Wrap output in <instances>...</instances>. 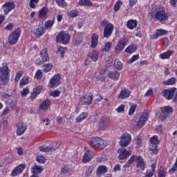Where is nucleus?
<instances>
[{
  "instance_id": "c03bdc74",
  "label": "nucleus",
  "mask_w": 177,
  "mask_h": 177,
  "mask_svg": "<svg viewBox=\"0 0 177 177\" xmlns=\"http://www.w3.org/2000/svg\"><path fill=\"white\" fill-rule=\"evenodd\" d=\"M42 171H44V169H42V167L37 165L33 166L32 169V172L36 175L37 174H41Z\"/></svg>"
},
{
  "instance_id": "3c124183",
  "label": "nucleus",
  "mask_w": 177,
  "mask_h": 177,
  "mask_svg": "<svg viewBox=\"0 0 177 177\" xmlns=\"http://www.w3.org/2000/svg\"><path fill=\"white\" fill-rule=\"evenodd\" d=\"M42 77H44V73H42V71L37 70L35 75V80H42Z\"/></svg>"
},
{
  "instance_id": "7ed1b4c3",
  "label": "nucleus",
  "mask_w": 177,
  "mask_h": 177,
  "mask_svg": "<svg viewBox=\"0 0 177 177\" xmlns=\"http://www.w3.org/2000/svg\"><path fill=\"white\" fill-rule=\"evenodd\" d=\"M101 26L104 27V38H109L113 34V30H114V25L113 24L109 23V21L104 19L101 22Z\"/></svg>"
},
{
  "instance_id": "ea45409f",
  "label": "nucleus",
  "mask_w": 177,
  "mask_h": 177,
  "mask_svg": "<svg viewBox=\"0 0 177 177\" xmlns=\"http://www.w3.org/2000/svg\"><path fill=\"white\" fill-rule=\"evenodd\" d=\"M107 146V141L103 140L102 138H100V142H98V145L97 148L98 149H104Z\"/></svg>"
},
{
  "instance_id": "f8f14e48",
  "label": "nucleus",
  "mask_w": 177,
  "mask_h": 177,
  "mask_svg": "<svg viewBox=\"0 0 177 177\" xmlns=\"http://www.w3.org/2000/svg\"><path fill=\"white\" fill-rule=\"evenodd\" d=\"M176 91V88H166L162 91V96H164L167 100H171L174 97Z\"/></svg>"
},
{
  "instance_id": "e2e57ef3",
  "label": "nucleus",
  "mask_w": 177,
  "mask_h": 177,
  "mask_svg": "<svg viewBox=\"0 0 177 177\" xmlns=\"http://www.w3.org/2000/svg\"><path fill=\"white\" fill-rule=\"evenodd\" d=\"M22 75H23V71H19V72H17L15 75V82H19V80H20V78H21Z\"/></svg>"
},
{
  "instance_id": "e433bc0d",
  "label": "nucleus",
  "mask_w": 177,
  "mask_h": 177,
  "mask_svg": "<svg viewBox=\"0 0 177 177\" xmlns=\"http://www.w3.org/2000/svg\"><path fill=\"white\" fill-rule=\"evenodd\" d=\"M53 24H55V19H48L47 21L45 22L44 28L46 30H49L50 28H52V27H53Z\"/></svg>"
},
{
  "instance_id": "4d7b16f0",
  "label": "nucleus",
  "mask_w": 177,
  "mask_h": 177,
  "mask_svg": "<svg viewBox=\"0 0 177 177\" xmlns=\"http://www.w3.org/2000/svg\"><path fill=\"white\" fill-rule=\"evenodd\" d=\"M156 131L158 133H160V135H164L165 129L162 128V125L156 126Z\"/></svg>"
},
{
  "instance_id": "bb28decb",
  "label": "nucleus",
  "mask_w": 177,
  "mask_h": 177,
  "mask_svg": "<svg viewBox=\"0 0 177 177\" xmlns=\"http://www.w3.org/2000/svg\"><path fill=\"white\" fill-rule=\"evenodd\" d=\"M50 104H52V102L49 100L43 101L40 104V110H42V111H46V110L50 107Z\"/></svg>"
},
{
  "instance_id": "4c0bfd02",
  "label": "nucleus",
  "mask_w": 177,
  "mask_h": 177,
  "mask_svg": "<svg viewBox=\"0 0 177 177\" xmlns=\"http://www.w3.org/2000/svg\"><path fill=\"white\" fill-rule=\"evenodd\" d=\"M46 15H48V8L46 7H44L39 11V19H44V17H46Z\"/></svg>"
},
{
  "instance_id": "ddd939ff",
  "label": "nucleus",
  "mask_w": 177,
  "mask_h": 177,
  "mask_svg": "<svg viewBox=\"0 0 177 177\" xmlns=\"http://www.w3.org/2000/svg\"><path fill=\"white\" fill-rule=\"evenodd\" d=\"M149 120V113H147V112H144L142 113L138 121L137 122V127L138 128H142V127H145L146 122H147Z\"/></svg>"
},
{
  "instance_id": "2eb2a0df",
  "label": "nucleus",
  "mask_w": 177,
  "mask_h": 177,
  "mask_svg": "<svg viewBox=\"0 0 177 177\" xmlns=\"http://www.w3.org/2000/svg\"><path fill=\"white\" fill-rule=\"evenodd\" d=\"M43 88L44 87L41 85H39L33 88L32 91L30 93V100H35V99L38 97L39 95L41 94V92H42Z\"/></svg>"
},
{
  "instance_id": "a211bd4d",
  "label": "nucleus",
  "mask_w": 177,
  "mask_h": 177,
  "mask_svg": "<svg viewBox=\"0 0 177 177\" xmlns=\"http://www.w3.org/2000/svg\"><path fill=\"white\" fill-rule=\"evenodd\" d=\"M15 3L13 1L6 2L3 5V10L4 12V15H8L9 12L15 9Z\"/></svg>"
},
{
  "instance_id": "c85d7f7f",
  "label": "nucleus",
  "mask_w": 177,
  "mask_h": 177,
  "mask_svg": "<svg viewBox=\"0 0 177 177\" xmlns=\"http://www.w3.org/2000/svg\"><path fill=\"white\" fill-rule=\"evenodd\" d=\"M57 147H46V146H41L39 147V149L40 151L43 153H49V151H55Z\"/></svg>"
},
{
  "instance_id": "13d9d810",
  "label": "nucleus",
  "mask_w": 177,
  "mask_h": 177,
  "mask_svg": "<svg viewBox=\"0 0 177 177\" xmlns=\"http://www.w3.org/2000/svg\"><path fill=\"white\" fill-rule=\"evenodd\" d=\"M39 0H30L29 6L31 9H35V3H38Z\"/></svg>"
},
{
  "instance_id": "49530a36",
  "label": "nucleus",
  "mask_w": 177,
  "mask_h": 177,
  "mask_svg": "<svg viewBox=\"0 0 177 177\" xmlns=\"http://www.w3.org/2000/svg\"><path fill=\"white\" fill-rule=\"evenodd\" d=\"M53 68V65L51 64H46L43 66L44 73H49Z\"/></svg>"
},
{
  "instance_id": "f257e3e1",
  "label": "nucleus",
  "mask_w": 177,
  "mask_h": 177,
  "mask_svg": "<svg viewBox=\"0 0 177 177\" xmlns=\"http://www.w3.org/2000/svg\"><path fill=\"white\" fill-rule=\"evenodd\" d=\"M10 75L9 66L7 64H4L2 67H0V88L8 84Z\"/></svg>"
},
{
  "instance_id": "6e6552de",
  "label": "nucleus",
  "mask_w": 177,
  "mask_h": 177,
  "mask_svg": "<svg viewBox=\"0 0 177 177\" xmlns=\"http://www.w3.org/2000/svg\"><path fill=\"white\" fill-rule=\"evenodd\" d=\"M128 44V38L123 37L120 39L116 46H115V53H121L125 48Z\"/></svg>"
},
{
  "instance_id": "393cba45",
  "label": "nucleus",
  "mask_w": 177,
  "mask_h": 177,
  "mask_svg": "<svg viewBox=\"0 0 177 177\" xmlns=\"http://www.w3.org/2000/svg\"><path fill=\"white\" fill-rule=\"evenodd\" d=\"M138 158H140L139 156L132 155L128 160L127 162L124 165V168H129V167H131V165H132L135 161H138Z\"/></svg>"
},
{
  "instance_id": "58836bf2",
  "label": "nucleus",
  "mask_w": 177,
  "mask_h": 177,
  "mask_svg": "<svg viewBox=\"0 0 177 177\" xmlns=\"http://www.w3.org/2000/svg\"><path fill=\"white\" fill-rule=\"evenodd\" d=\"M138 49V47L136 46V45L135 44H131L130 46H129L126 49H125V52L127 53H130L132 54L133 53V52H135V50H136Z\"/></svg>"
},
{
  "instance_id": "cd10ccee",
  "label": "nucleus",
  "mask_w": 177,
  "mask_h": 177,
  "mask_svg": "<svg viewBox=\"0 0 177 177\" xmlns=\"http://www.w3.org/2000/svg\"><path fill=\"white\" fill-rule=\"evenodd\" d=\"M108 77L111 78V80H113L114 81H118V80H120V73L117 71H111L108 74Z\"/></svg>"
},
{
  "instance_id": "69168bd1",
  "label": "nucleus",
  "mask_w": 177,
  "mask_h": 177,
  "mask_svg": "<svg viewBox=\"0 0 177 177\" xmlns=\"http://www.w3.org/2000/svg\"><path fill=\"white\" fill-rule=\"evenodd\" d=\"M139 59V55H134L133 57L129 60V64L133 63V62H136Z\"/></svg>"
},
{
  "instance_id": "2f4dec72",
  "label": "nucleus",
  "mask_w": 177,
  "mask_h": 177,
  "mask_svg": "<svg viewBox=\"0 0 177 177\" xmlns=\"http://www.w3.org/2000/svg\"><path fill=\"white\" fill-rule=\"evenodd\" d=\"M136 26H138L137 20L129 19L127 21V26L129 30H133V28H136Z\"/></svg>"
},
{
  "instance_id": "6ab92c4d",
  "label": "nucleus",
  "mask_w": 177,
  "mask_h": 177,
  "mask_svg": "<svg viewBox=\"0 0 177 177\" xmlns=\"http://www.w3.org/2000/svg\"><path fill=\"white\" fill-rule=\"evenodd\" d=\"M131 96V91L127 88H122L120 94L118 95V99H128Z\"/></svg>"
},
{
  "instance_id": "4468645a",
  "label": "nucleus",
  "mask_w": 177,
  "mask_h": 177,
  "mask_svg": "<svg viewBox=\"0 0 177 177\" xmlns=\"http://www.w3.org/2000/svg\"><path fill=\"white\" fill-rule=\"evenodd\" d=\"M93 100V95L86 94L80 98V103L83 106H90Z\"/></svg>"
},
{
  "instance_id": "052dcab7",
  "label": "nucleus",
  "mask_w": 177,
  "mask_h": 177,
  "mask_svg": "<svg viewBox=\"0 0 177 177\" xmlns=\"http://www.w3.org/2000/svg\"><path fill=\"white\" fill-rule=\"evenodd\" d=\"M30 93V89L28 88H25L24 90L21 92V96L22 97H26V96L28 95V94Z\"/></svg>"
},
{
  "instance_id": "c9c22d12",
  "label": "nucleus",
  "mask_w": 177,
  "mask_h": 177,
  "mask_svg": "<svg viewBox=\"0 0 177 177\" xmlns=\"http://www.w3.org/2000/svg\"><path fill=\"white\" fill-rule=\"evenodd\" d=\"M88 118V113L83 112L75 120L76 122H82L84 120H86Z\"/></svg>"
},
{
  "instance_id": "39448f33",
  "label": "nucleus",
  "mask_w": 177,
  "mask_h": 177,
  "mask_svg": "<svg viewBox=\"0 0 177 177\" xmlns=\"http://www.w3.org/2000/svg\"><path fill=\"white\" fill-rule=\"evenodd\" d=\"M119 139L120 140L119 141V145L121 146V147H127V146H129V143H131L132 140V138L131 137V135L128 133H123Z\"/></svg>"
},
{
  "instance_id": "72a5a7b5",
  "label": "nucleus",
  "mask_w": 177,
  "mask_h": 177,
  "mask_svg": "<svg viewBox=\"0 0 177 177\" xmlns=\"http://www.w3.org/2000/svg\"><path fill=\"white\" fill-rule=\"evenodd\" d=\"M172 55V51L171 50H168L167 51L161 53L160 55V59H162L163 60H165V59H169L171 56Z\"/></svg>"
},
{
  "instance_id": "dca6fc26",
  "label": "nucleus",
  "mask_w": 177,
  "mask_h": 177,
  "mask_svg": "<svg viewBox=\"0 0 177 177\" xmlns=\"http://www.w3.org/2000/svg\"><path fill=\"white\" fill-rule=\"evenodd\" d=\"M110 125V118L103 116L99 121V127L102 131H104Z\"/></svg>"
},
{
  "instance_id": "f3484780",
  "label": "nucleus",
  "mask_w": 177,
  "mask_h": 177,
  "mask_svg": "<svg viewBox=\"0 0 177 177\" xmlns=\"http://www.w3.org/2000/svg\"><path fill=\"white\" fill-rule=\"evenodd\" d=\"M27 129V124L24 122H19L17 124V135L20 136V135H23L24 132H26Z\"/></svg>"
},
{
  "instance_id": "7c9ffc66",
  "label": "nucleus",
  "mask_w": 177,
  "mask_h": 177,
  "mask_svg": "<svg viewBox=\"0 0 177 177\" xmlns=\"http://www.w3.org/2000/svg\"><path fill=\"white\" fill-rule=\"evenodd\" d=\"M137 167L138 168H140L142 171L145 170V167L146 166V164L145 163V160H143V158H142L140 156H139L138 159H137Z\"/></svg>"
},
{
  "instance_id": "338daca9",
  "label": "nucleus",
  "mask_w": 177,
  "mask_h": 177,
  "mask_svg": "<svg viewBox=\"0 0 177 177\" xmlns=\"http://www.w3.org/2000/svg\"><path fill=\"white\" fill-rule=\"evenodd\" d=\"M10 113V108L9 107H6L5 109L1 113V117H3L5 115H8Z\"/></svg>"
},
{
  "instance_id": "20e7f679",
  "label": "nucleus",
  "mask_w": 177,
  "mask_h": 177,
  "mask_svg": "<svg viewBox=\"0 0 177 177\" xmlns=\"http://www.w3.org/2000/svg\"><path fill=\"white\" fill-rule=\"evenodd\" d=\"M21 34V30H20V28H17L15 31L12 32L8 37L9 44H10V45H15V44H17Z\"/></svg>"
},
{
  "instance_id": "4be33fe9",
  "label": "nucleus",
  "mask_w": 177,
  "mask_h": 177,
  "mask_svg": "<svg viewBox=\"0 0 177 177\" xmlns=\"http://www.w3.org/2000/svg\"><path fill=\"white\" fill-rule=\"evenodd\" d=\"M25 168H26V165H24L23 164L19 165L11 172V176H17L19 174H21L23 172V171H24Z\"/></svg>"
},
{
  "instance_id": "8fccbe9b",
  "label": "nucleus",
  "mask_w": 177,
  "mask_h": 177,
  "mask_svg": "<svg viewBox=\"0 0 177 177\" xmlns=\"http://www.w3.org/2000/svg\"><path fill=\"white\" fill-rule=\"evenodd\" d=\"M136 109H138V104H133L132 105H131L129 110V115H133V114H135Z\"/></svg>"
},
{
  "instance_id": "79ce46f5",
  "label": "nucleus",
  "mask_w": 177,
  "mask_h": 177,
  "mask_svg": "<svg viewBox=\"0 0 177 177\" xmlns=\"http://www.w3.org/2000/svg\"><path fill=\"white\" fill-rule=\"evenodd\" d=\"M68 17H77L80 15V12H78V10H73L68 12L67 13Z\"/></svg>"
},
{
  "instance_id": "680f3d73",
  "label": "nucleus",
  "mask_w": 177,
  "mask_h": 177,
  "mask_svg": "<svg viewBox=\"0 0 177 177\" xmlns=\"http://www.w3.org/2000/svg\"><path fill=\"white\" fill-rule=\"evenodd\" d=\"M116 111L118 113H124L125 111V105L124 104H120L117 109Z\"/></svg>"
},
{
  "instance_id": "c756f323",
  "label": "nucleus",
  "mask_w": 177,
  "mask_h": 177,
  "mask_svg": "<svg viewBox=\"0 0 177 177\" xmlns=\"http://www.w3.org/2000/svg\"><path fill=\"white\" fill-rule=\"evenodd\" d=\"M109 171V169H107V167L104 165L99 166L97 169V175L98 176H100V175H103V174H106Z\"/></svg>"
},
{
  "instance_id": "473e14b6",
  "label": "nucleus",
  "mask_w": 177,
  "mask_h": 177,
  "mask_svg": "<svg viewBox=\"0 0 177 177\" xmlns=\"http://www.w3.org/2000/svg\"><path fill=\"white\" fill-rule=\"evenodd\" d=\"M88 57L90 59L93 60V62H97V59H99V52L98 51H93L88 54Z\"/></svg>"
},
{
  "instance_id": "f03ea898",
  "label": "nucleus",
  "mask_w": 177,
  "mask_h": 177,
  "mask_svg": "<svg viewBox=\"0 0 177 177\" xmlns=\"http://www.w3.org/2000/svg\"><path fill=\"white\" fill-rule=\"evenodd\" d=\"M153 18L160 21V23H165L168 20V14L165 12L164 7H158L156 8Z\"/></svg>"
},
{
  "instance_id": "774afa93",
  "label": "nucleus",
  "mask_w": 177,
  "mask_h": 177,
  "mask_svg": "<svg viewBox=\"0 0 177 177\" xmlns=\"http://www.w3.org/2000/svg\"><path fill=\"white\" fill-rule=\"evenodd\" d=\"M93 171V167H89L86 171V176H91V174Z\"/></svg>"
},
{
  "instance_id": "b1692460",
  "label": "nucleus",
  "mask_w": 177,
  "mask_h": 177,
  "mask_svg": "<svg viewBox=\"0 0 177 177\" xmlns=\"http://www.w3.org/2000/svg\"><path fill=\"white\" fill-rule=\"evenodd\" d=\"M99 45V35L96 33H93L91 35V48L94 49Z\"/></svg>"
},
{
  "instance_id": "bf43d9fd",
  "label": "nucleus",
  "mask_w": 177,
  "mask_h": 177,
  "mask_svg": "<svg viewBox=\"0 0 177 177\" xmlns=\"http://www.w3.org/2000/svg\"><path fill=\"white\" fill-rule=\"evenodd\" d=\"M50 95L53 96V97H59V96H60V91L59 90L51 91Z\"/></svg>"
},
{
  "instance_id": "09e8293b",
  "label": "nucleus",
  "mask_w": 177,
  "mask_h": 177,
  "mask_svg": "<svg viewBox=\"0 0 177 177\" xmlns=\"http://www.w3.org/2000/svg\"><path fill=\"white\" fill-rule=\"evenodd\" d=\"M113 67L116 69V70H122V63L120 62V61L119 59H117L115 61L114 64H113Z\"/></svg>"
},
{
  "instance_id": "423d86ee",
  "label": "nucleus",
  "mask_w": 177,
  "mask_h": 177,
  "mask_svg": "<svg viewBox=\"0 0 177 177\" xmlns=\"http://www.w3.org/2000/svg\"><path fill=\"white\" fill-rule=\"evenodd\" d=\"M56 41L58 43L64 44V45H67L68 42H70V35L66 33L63 31H61L57 35Z\"/></svg>"
},
{
  "instance_id": "0eeeda50",
  "label": "nucleus",
  "mask_w": 177,
  "mask_h": 177,
  "mask_svg": "<svg viewBox=\"0 0 177 177\" xmlns=\"http://www.w3.org/2000/svg\"><path fill=\"white\" fill-rule=\"evenodd\" d=\"M174 112V109L171 106H164L161 108V113L159 115L160 120L162 121H165L168 117H169V114H172Z\"/></svg>"
},
{
  "instance_id": "9b49d317",
  "label": "nucleus",
  "mask_w": 177,
  "mask_h": 177,
  "mask_svg": "<svg viewBox=\"0 0 177 177\" xmlns=\"http://www.w3.org/2000/svg\"><path fill=\"white\" fill-rule=\"evenodd\" d=\"M118 153L119 160H127L132 154V151H127L125 148H119Z\"/></svg>"
},
{
  "instance_id": "9d476101",
  "label": "nucleus",
  "mask_w": 177,
  "mask_h": 177,
  "mask_svg": "<svg viewBox=\"0 0 177 177\" xmlns=\"http://www.w3.org/2000/svg\"><path fill=\"white\" fill-rule=\"evenodd\" d=\"M60 74L57 73L54 76L52 77V78L50 80L48 86L50 88H57V86H59V84H61L62 81Z\"/></svg>"
},
{
  "instance_id": "a19ab883",
  "label": "nucleus",
  "mask_w": 177,
  "mask_h": 177,
  "mask_svg": "<svg viewBox=\"0 0 177 177\" xmlns=\"http://www.w3.org/2000/svg\"><path fill=\"white\" fill-rule=\"evenodd\" d=\"M113 46V43L111 41H107L104 44V48H102V52H109Z\"/></svg>"
},
{
  "instance_id": "864d4df0",
  "label": "nucleus",
  "mask_w": 177,
  "mask_h": 177,
  "mask_svg": "<svg viewBox=\"0 0 177 177\" xmlns=\"http://www.w3.org/2000/svg\"><path fill=\"white\" fill-rule=\"evenodd\" d=\"M176 82L174 77H171L165 82V85H174Z\"/></svg>"
},
{
  "instance_id": "0e129e2a",
  "label": "nucleus",
  "mask_w": 177,
  "mask_h": 177,
  "mask_svg": "<svg viewBox=\"0 0 177 177\" xmlns=\"http://www.w3.org/2000/svg\"><path fill=\"white\" fill-rule=\"evenodd\" d=\"M134 142L136 145H138V146H140V145H142V138L139 136H137L135 138H134Z\"/></svg>"
},
{
  "instance_id": "603ef678",
  "label": "nucleus",
  "mask_w": 177,
  "mask_h": 177,
  "mask_svg": "<svg viewBox=\"0 0 177 177\" xmlns=\"http://www.w3.org/2000/svg\"><path fill=\"white\" fill-rule=\"evenodd\" d=\"M165 175H167L165 169L162 167H160L158 171V177H165Z\"/></svg>"
},
{
  "instance_id": "6e6d98bb",
  "label": "nucleus",
  "mask_w": 177,
  "mask_h": 177,
  "mask_svg": "<svg viewBox=\"0 0 177 177\" xmlns=\"http://www.w3.org/2000/svg\"><path fill=\"white\" fill-rule=\"evenodd\" d=\"M122 6V2L121 1H118L114 5V11L118 12L120 8Z\"/></svg>"
},
{
  "instance_id": "a878e982",
  "label": "nucleus",
  "mask_w": 177,
  "mask_h": 177,
  "mask_svg": "<svg viewBox=\"0 0 177 177\" xmlns=\"http://www.w3.org/2000/svg\"><path fill=\"white\" fill-rule=\"evenodd\" d=\"M40 57L44 63L46 62H49L50 58L49 57V54L48 53V49L44 48L40 51Z\"/></svg>"
},
{
  "instance_id": "5fc2aeb1",
  "label": "nucleus",
  "mask_w": 177,
  "mask_h": 177,
  "mask_svg": "<svg viewBox=\"0 0 177 177\" xmlns=\"http://www.w3.org/2000/svg\"><path fill=\"white\" fill-rule=\"evenodd\" d=\"M36 160L37 162H39V164H45V161H46V158H45L42 155L38 156L36 158Z\"/></svg>"
},
{
  "instance_id": "1a4fd4ad",
  "label": "nucleus",
  "mask_w": 177,
  "mask_h": 177,
  "mask_svg": "<svg viewBox=\"0 0 177 177\" xmlns=\"http://www.w3.org/2000/svg\"><path fill=\"white\" fill-rule=\"evenodd\" d=\"M151 144L149 145V150L152 151L153 154H157L158 153V149H157V145H158V136H153L150 139Z\"/></svg>"
},
{
  "instance_id": "a18cd8bd",
  "label": "nucleus",
  "mask_w": 177,
  "mask_h": 177,
  "mask_svg": "<svg viewBox=\"0 0 177 177\" xmlns=\"http://www.w3.org/2000/svg\"><path fill=\"white\" fill-rule=\"evenodd\" d=\"M55 2L59 8H62L63 9L67 8L66 0H56Z\"/></svg>"
},
{
  "instance_id": "5701e85b",
  "label": "nucleus",
  "mask_w": 177,
  "mask_h": 177,
  "mask_svg": "<svg viewBox=\"0 0 177 177\" xmlns=\"http://www.w3.org/2000/svg\"><path fill=\"white\" fill-rule=\"evenodd\" d=\"M93 156H95V153L93 151L91 150L86 151L84 156L83 157L82 161L83 162H89L92 158H93Z\"/></svg>"
},
{
  "instance_id": "de8ad7c7",
  "label": "nucleus",
  "mask_w": 177,
  "mask_h": 177,
  "mask_svg": "<svg viewBox=\"0 0 177 177\" xmlns=\"http://www.w3.org/2000/svg\"><path fill=\"white\" fill-rule=\"evenodd\" d=\"M29 78L30 77L28 76H24L20 80V86H24V85H27V84H28Z\"/></svg>"
},
{
  "instance_id": "37998d69",
  "label": "nucleus",
  "mask_w": 177,
  "mask_h": 177,
  "mask_svg": "<svg viewBox=\"0 0 177 177\" xmlns=\"http://www.w3.org/2000/svg\"><path fill=\"white\" fill-rule=\"evenodd\" d=\"M100 140V137L93 138L91 140V144L92 146H94V147H97Z\"/></svg>"
},
{
  "instance_id": "f704fd0d",
  "label": "nucleus",
  "mask_w": 177,
  "mask_h": 177,
  "mask_svg": "<svg viewBox=\"0 0 177 177\" xmlns=\"http://www.w3.org/2000/svg\"><path fill=\"white\" fill-rule=\"evenodd\" d=\"M78 5L80 6L91 7L93 6V3H92L90 0H80Z\"/></svg>"
},
{
  "instance_id": "aec40b11",
  "label": "nucleus",
  "mask_w": 177,
  "mask_h": 177,
  "mask_svg": "<svg viewBox=\"0 0 177 177\" xmlns=\"http://www.w3.org/2000/svg\"><path fill=\"white\" fill-rule=\"evenodd\" d=\"M168 31L164 29H158L156 30L153 35H151V39H157V38H160V37H163V35H167Z\"/></svg>"
},
{
  "instance_id": "412c9836",
  "label": "nucleus",
  "mask_w": 177,
  "mask_h": 177,
  "mask_svg": "<svg viewBox=\"0 0 177 177\" xmlns=\"http://www.w3.org/2000/svg\"><path fill=\"white\" fill-rule=\"evenodd\" d=\"M35 37H42L45 34V28L44 26H36L33 30Z\"/></svg>"
}]
</instances>
